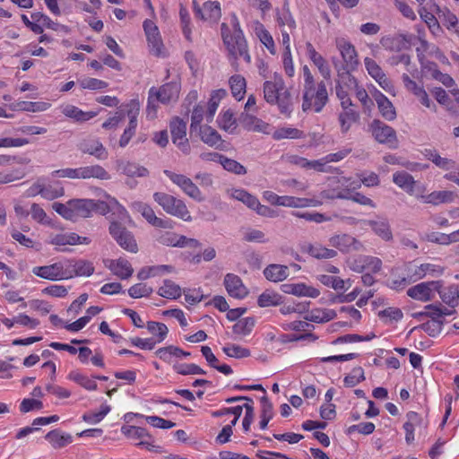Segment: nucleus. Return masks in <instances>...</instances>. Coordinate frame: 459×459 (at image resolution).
Wrapping results in <instances>:
<instances>
[{
  "instance_id": "6e6552de",
  "label": "nucleus",
  "mask_w": 459,
  "mask_h": 459,
  "mask_svg": "<svg viewBox=\"0 0 459 459\" xmlns=\"http://www.w3.org/2000/svg\"><path fill=\"white\" fill-rule=\"evenodd\" d=\"M404 271L409 273L410 278H412L413 282H415L426 276H440L445 269L436 264L423 263L419 264L416 262H410L404 265Z\"/></svg>"
},
{
  "instance_id": "412c9836",
  "label": "nucleus",
  "mask_w": 459,
  "mask_h": 459,
  "mask_svg": "<svg viewBox=\"0 0 459 459\" xmlns=\"http://www.w3.org/2000/svg\"><path fill=\"white\" fill-rule=\"evenodd\" d=\"M329 243L333 247L342 252L359 251L363 249V244L349 234H338L329 238Z\"/></svg>"
},
{
  "instance_id": "c9c22d12",
  "label": "nucleus",
  "mask_w": 459,
  "mask_h": 459,
  "mask_svg": "<svg viewBox=\"0 0 459 459\" xmlns=\"http://www.w3.org/2000/svg\"><path fill=\"white\" fill-rule=\"evenodd\" d=\"M61 112L66 117L72 118L76 122H85L97 116V112L95 111L85 112L71 104L63 105L61 107Z\"/></svg>"
},
{
  "instance_id": "aec40b11",
  "label": "nucleus",
  "mask_w": 459,
  "mask_h": 459,
  "mask_svg": "<svg viewBox=\"0 0 459 459\" xmlns=\"http://www.w3.org/2000/svg\"><path fill=\"white\" fill-rule=\"evenodd\" d=\"M78 149L85 154L92 155L98 160L108 159V152L98 138L88 137L82 140L78 144Z\"/></svg>"
},
{
  "instance_id": "4468645a",
  "label": "nucleus",
  "mask_w": 459,
  "mask_h": 459,
  "mask_svg": "<svg viewBox=\"0 0 459 459\" xmlns=\"http://www.w3.org/2000/svg\"><path fill=\"white\" fill-rule=\"evenodd\" d=\"M442 286L441 281H431L418 283L407 290V295L421 302L430 301L434 298V291Z\"/></svg>"
},
{
  "instance_id": "4be33fe9",
  "label": "nucleus",
  "mask_w": 459,
  "mask_h": 459,
  "mask_svg": "<svg viewBox=\"0 0 459 459\" xmlns=\"http://www.w3.org/2000/svg\"><path fill=\"white\" fill-rule=\"evenodd\" d=\"M143 29L147 37L150 51L154 56H161L163 53V44L160 39L158 27L150 20L143 22Z\"/></svg>"
},
{
  "instance_id": "680f3d73",
  "label": "nucleus",
  "mask_w": 459,
  "mask_h": 459,
  "mask_svg": "<svg viewBox=\"0 0 459 459\" xmlns=\"http://www.w3.org/2000/svg\"><path fill=\"white\" fill-rule=\"evenodd\" d=\"M111 408L108 404H101L98 411H89L82 415V420L90 424H97L100 422L106 415L110 411Z\"/></svg>"
},
{
  "instance_id": "5701e85b",
  "label": "nucleus",
  "mask_w": 459,
  "mask_h": 459,
  "mask_svg": "<svg viewBox=\"0 0 459 459\" xmlns=\"http://www.w3.org/2000/svg\"><path fill=\"white\" fill-rule=\"evenodd\" d=\"M159 243L168 247H199L200 243L195 238H188L183 235L177 234L175 232H165L160 236L158 239Z\"/></svg>"
},
{
  "instance_id": "de8ad7c7",
  "label": "nucleus",
  "mask_w": 459,
  "mask_h": 459,
  "mask_svg": "<svg viewBox=\"0 0 459 459\" xmlns=\"http://www.w3.org/2000/svg\"><path fill=\"white\" fill-rule=\"evenodd\" d=\"M201 140L209 146H217L221 142L220 134L210 126H203L197 128Z\"/></svg>"
},
{
  "instance_id": "f8f14e48",
  "label": "nucleus",
  "mask_w": 459,
  "mask_h": 459,
  "mask_svg": "<svg viewBox=\"0 0 459 459\" xmlns=\"http://www.w3.org/2000/svg\"><path fill=\"white\" fill-rule=\"evenodd\" d=\"M426 187L424 186L419 188V192L415 195L416 198L427 204L439 205L442 204L454 203L457 195L450 190L433 191L426 194Z\"/></svg>"
},
{
  "instance_id": "c85d7f7f",
  "label": "nucleus",
  "mask_w": 459,
  "mask_h": 459,
  "mask_svg": "<svg viewBox=\"0 0 459 459\" xmlns=\"http://www.w3.org/2000/svg\"><path fill=\"white\" fill-rule=\"evenodd\" d=\"M282 291L297 297L317 298L320 295L319 290L305 283H289L281 286Z\"/></svg>"
},
{
  "instance_id": "4c0bfd02",
  "label": "nucleus",
  "mask_w": 459,
  "mask_h": 459,
  "mask_svg": "<svg viewBox=\"0 0 459 459\" xmlns=\"http://www.w3.org/2000/svg\"><path fill=\"white\" fill-rule=\"evenodd\" d=\"M438 292L440 299L444 303L448 305L450 307L455 308L458 305L459 301V286L456 284L449 285L443 288V285L439 289H436Z\"/></svg>"
},
{
  "instance_id": "c756f323",
  "label": "nucleus",
  "mask_w": 459,
  "mask_h": 459,
  "mask_svg": "<svg viewBox=\"0 0 459 459\" xmlns=\"http://www.w3.org/2000/svg\"><path fill=\"white\" fill-rule=\"evenodd\" d=\"M425 156L441 169L448 172L459 171V164L455 160L441 157L435 150H426Z\"/></svg>"
},
{
  "instance_id": "ea45409f",
  "label": "nucleus",
  "mask_w": 459,
  "mask_h": 459,
  "mask_svg": "<svg viewBox=\"0 0 459 459\" xmlns=\"http://www.w3.org/2000/svg\"><path fill=\"white\" fill-rule=\"evenodd\" d=\"M45 438L50 443L53 448L60 449L73 442L72 435L64 433L59 429L49 431Z\"/></svg>"
},
{
  "instance_id": "3c124183",
  "label": "nucleus",
  "mask_w": 459,
  "mask_h": 459,
  "mask_svg": "<svg viewBox=\"0 0 459 459\" xmlns=\"http://www.w3.org/2000/svg\"><path fill=\"white\" fill-rule=\"evenodd\" d=\"M67 378L89 391H94L98 386L94 379L88 377L86 375H83L77 370L71 371L68 374Z\"/></svg>"
},
{
  "instance_id": "ddd939ff",
  "label": "nucleus",
  "mask_w": 459,
  "mask_h": 459,
  "mask_svg": "<svg viewBox=\"0 0 459 459\" xmlns=\"http://www.w3.org/2000/svg\"><path fill=\"white\" fill-rule=\"evenodd\" d=\"M139 110L140 105L138 101L131 100L128 104H126V115L129 118V123L119 139V146L121 148L126 147L135 134Z\"/></svg>"
},
{
  "instance_id": "69168bd1",
  "label": "nucleus",
  "mask_w": 459,
  "mask_h": 459,
  "mask_svg": "<svg viewBox=\"0 0 459 459\" xmlns=\"http://www.w3.org/2000/svg\"><path fill=\"white\" fill-rule=\"evenodd\" d=\"M51 104L48 102L39 101H20L16 104V108L20 110L29 112H43L50 108Z\"/></svg>"
},
{
  "instance_id": "393cba45",
  "label": "nucleus",
  "mask_w": 459,
  "mask_h": 459,
  "mask_svg": "<svg viewBox=\"0 0 459 459\" xmlns=\"http://www.w3.org/2000/svg\"><path fill=\"white\" fill-rule=\"evenodd\" d=\"M67 279L74 276H91L94 273L91 262L86 260H66Z\"/></svg>"
},
{
  "instance_id": "423d86ee",
  "label": "nucleus",
  "mask_w": 459,
  "mask_h": 459,
  "mask_svg": "<svg viewBox=\"0 0 459 459\" xmlns=\"http://www.w3.org/2000/svg\"><path fill=\"white\" fill-rule=\"evenodd\" d=\"M328 100V93L324 82L316 86L303 90V111L314 110L320 112Z\"/></svg>"
},
{
  "instance_id": "bb28decb",
  "label": "nucleus",
  "mask_w": 459,
  "mask_h": 459,
  "mask_svg": "<svg viewBox=\"0 0 459 459\" xmlns=\"http://www.w3.org/2000/svg\"><path fill=\"white\" fill-rule=\"evenodd\" d=\"M71 204L74 214L73 221H76L78 218L90 217L97 208V203L92 199H72Z\"/></svg>"
},
{
  "instance_id": "b1692460",
  "label": "nucleus",
  "mask_w": 459,
  "mask_h": 459,
  "mask_svg": "<svg viewBox=\"0 0 459 459\" xmlns=\"http://www.w3.org/2000/svg\"><path fill=\"white\" fill-rule=\"evenodd\" d=\"M104 264L114 275L122 280L130 278L134 273V269L130 262L123 257L118 259H106L104 260Z\"/></svg>"
},
{
  "instance_id": "5fc2aeb1",
  "label": "nucleus",
  "mask_w": 459,
  "mask_h": 459,
  "mask_svg": "<svg viewBox=\"0 0 459 459\" xmlns=\"http://www.w3.org/2000/svg\"><path fill=\"white\" fill-rule=\"evenodd\" d=\"M255 324L254 317H244L238 320L232 327V331L236 335L247 336L248 335Z\"/></svg>"
},
{
  "instance_id": "bf43d9fd",
  "label": "nucleus",
  "mask_w": 459,
  "mask_h": 459,
  "mask_svg": "<svg viewBox=\"0 0 459 459\" xmlns=\"http://www.w3.org/2000/svg\"><path fill=\"white\" fill-rule=\"evenodd\" d=\"M384 160L389 164L400 165V166L406 168L407 169L411 170V171L423 169L427 168V166H422L420 163L403 160L402 158L397 157L396 155H394V154L385 155L384 157Z\"/></svg>"
},
{
  "instance_id": "774afa93",
  "label": "nucleus",
  "mask_w": 459,
  "mask_h": 459,
  "mask_svg": "<svg viewBox=\"0 0 459 459\" xmlns=\"http://www.w3.org/2000/svg\"><path fill=\"white\" fill-rule=\"evenodd\" d=\"M317 280L322 284L327 287H331L335 290H341L345 289V281L337 276L321 274L317 276Z\"/></svg>"
},
{
  "instance_id": "f704fd0d",
  "label": "nucleus",
  "mask_w": 459,
  "mask_h": 459,
  "mask_svg": "<svg viewBox=\"0 0 459 459\" xmlns=\"http://www.w3.org/2000/svg\"><path fill=\"white\" fill-rule=\"evenodd\" d=\"M302 251L309 254L316 259H330L337 255V252L333 249L327 248L319 243H307L302 247Z\"/></svg>"
},
{
  "instance_id": "39448f33",
  "label": "nucleus",
  "mask_w": 459,
  "mask_h": 459,
  "mask_svg": "<svg viewBox=\"0 0 459 459\" xmlns=\"http://www.w3.org/2000/svg\"><path fill=\"white\" fill-rule=\"evenodd\" d=\"M339 182L343 186L345 185L347 186V188L343 189L342 191H339L336 195H330L328 191H323L320 194L321 197L326 198V199H333V198L347 199V200H351V201H353L357 204H359L361 205L370 206L372 208L376 207V204L369 197L364 195L363 194H361V193L351 194V189L349 187H351L352 189H357V188L360 187L359 183L351 182V179L348 178H342L339 180Z\"/></svg>"
},
{
  "instance_id": "dca6fc26",
  "label": "nucleus",
  "mask_w": 459,
  "mask_h": 459,
  "mask_svg": "<svg viewBox=\"0 0 459 459\" xmlns=\"http://www.w3.org/2000/svg\"><path fill=\"white\" fill-rule=\"evenodd\" d=\"M372 134L375 139L383 144L392 148L397 146V136L394 129L379 120H374L371 124Z\"/></svg>"
},
{
  "instance_id": "1a4fd4ad",
  "label": "nucleus",
  "mask_w": 459,
  "mask_h": 459,
  "mask_svg": "<svg viewBox=\"0 0 459 459\" xmlns=\"http://www.w3.org/2000/svg\"><path fill=\"white\" fill-rule=\"evenodd\" d=\"M335 47L338 49L342 63L339 67H346L347 69H357L359 62L358 52L351 41L345 38H336Z\"/></svg>"
},
{
  "instance_id": "6ab92c4d",
  "label": "nucleus",
  "mask_w": 459,
  "mask_h": 459,
  "mask_svg": "<svg viewBox=\"0 0 459 459\" xmlns=\"http://www.w3.org/2000/svg\"><path fill=\"white\" fill-rule=\"evenodd\" d=\"M194 11L197 17L209 22H217L221 16V10L219 2H206L200 7L196 1H193Z\"/></svg>"
},
{
  "instance_id": "58836bf2",
  "label": "nucleus",
  "mask_w": 459,
  "mask_h": 459,
  "mask_svg": "<svg viewBox=\"0 0 459 459\" xmlns=\"http://www.w3.org/2000/svg\"><path fill=\"white\" fill-rule=\"evenodd\" d=\"M117 169L123 174L131 178H145L149 175V170L145 167H143L134 162L118 160Z\"/></svg>"
},
{
  "instance_id": "a18cd8bd",
  "label": "nucleus",
  "mask_w": 459,
  "mask_h": 459,
  "mask_svg": "<svg viewBox=\"0 0 459 459\" xmlns=\"http://www.w3.org/2000/svg\"><path fill=\"white\" fill-rule=\"evenodd\" d=\"M226 96L227 91L224 89H219L212 92L206 111V121L208 123L212 121V118L217 111L221 100L224 99Z\"/></svg>"
},
{
  "instance_id": "09e8293b",
  "label": "nucleus",
  "mask_w": 459,
  "mask_h": 459,
  "mask_svg": "<svg viewBox=\"0 0 459 459\" xmlns=\"http://www.w3.org/2000/svg\"><path fill=\"white\" fill-rule=\"evenodd\" d=\"M359 119V114L357 110H345L341 111L338 115V121L341 127V132L346 134L354 123Z\"/></svg>"
},
{
  "instance_id": "7c9ffc66",
  "label": "nucleus",
  "mask_w": 459,
  "mask_h": 459,
  "mask_svg": "<svg viewBox=\"0 0 459 459\" xmlns=\"http://www.w3.org/2000/svg\"><path fill=\"white\" fill-rule=\"evenodd\" d=\"M374 99L377 104L378 110L382 117L392 121L396 117V111L393 103L380 91H376Z\"/></svg>"
},
{
  "instance_id": "f257e3e1",
  "label": "nucleus",
  "mask_w": 459,
  "mask_h": 459,
  "mask_svg": "<svg viewBox=\"0 0 459 459\" xmlns=\"http://www.w3.org/2000/svg\"><path fill=\"white\" fill-rule=\"evenodd\" d=\"M233 32H230V29L226 23L221 24V35L224 44L227 47L231 65L236 71L238 70L237 60L243 57L247 63H250V56L247 52V41L244 38L243 32L240 30L239 22L236 15L232 16Z\"/></svg>"
},
{
  "instance_id": "e433bc0d",
  "label": "nucleus",
  "mask_w": 459,
  "mask_h": 459,
  "mask_svg": "<svg viewBox=\"0 0 459 459\" xmlns=\"http://www.w3.org/2000/svg\"><path fill=\"white\" fill-rule=\"evenodd\" d=\"M52 245L65 246V245H79L89 244L91 242L89 238L81 237L75 233L69 234H57L51 238L49 241Z\"/></svg>"
},
{
  "instance_id": "49530a36",
  "label": "nucleus",
  "mask_w": 459,
  "mask_h": 459,
  "mask_svg": "<svg viewBox=\"0 0 459 459\" xmlns=\"http://www.w3.org/2000/svg\"><path fill=\"white\" fill-rule=\"evenodd\" d=\"M336 312L329 308H316L311 310L306 316L307 321L315 323L328 322L336 317Z\"/></svg>"
},
{
  "instance_id": "2f4dec72",
  "label": "nucleus",
  "mask_w": 459,
  "mask_h": 459,
  "mask_svg": "<svg viewBox=\"0 0 459 459\" xmlns=\"http://www.w3.org/2000/svg\"><path fill=\"white\" fill-rule=\"evenodd\" d=\"M322 202L314 198H301L290 195H281L279 206L290 208H306L310 206H318Z\"/></svg>"
},
{
  "instance_id": "603ef678",
  "label": "nucleus",
  "mask_w": 459,
  "mask_h": 459,
  "mask_svg": "<svg viewBox=\"0 0 459 459\" xmlns=\"http://www.w3.org/2000/svg\"><path fill=\"white\" fill-rule=\"evenodd\" d=\"M149 333L152 334V338L156 343H160L164 341L169 333V329L163 323L149 321L146 325Z\"/></svg>"
},
{
  "instance_id": "f3484780",
  "label": "nucleus",
  "mask_w": 459,
  "mask_h": 459,
  "mask_svg": "<svg viewBox=\"0 0 459 459\" xmlns=\"http://www.w3.org/2000/svg\"><path fill=\"white\" fill-rule=\"evenodd\" d=\"M364 64L368 74L379 84L383 90L389 93L394 91L392 81L388 79L386 74L383 72L382 68L377 64L375 60L369 57H366L364 59Z\"/></svg>"
},
{
  "instance_id": "2eb2a0df",
  "label": "nucleus",
  "mask_w": 459,
  "mask_h": 459,
  "mask_svg": "<svg viewBox=\"0 0 459 459\" xmlns=\"http://www.w3.org/2000/svg\"><path fill=\"white\" fill-rule=\"evenodd\" d=\"M32 273L40 278L49 281L67 279L66 260L49 265L34 267Z\"/></svg>"
},
{
  "instance_id": "9b49d317",
  "label": "nucleus",
  "mask_w": 459,
  "mask_h": 459,
  "mask_svg": "<svg viewBox=\"0 0 459 459\" xmlns=\"http://www.w3.org/2000/svg\"><path fill=\"white\" fill-rule=\"evenodd\" d=\"M172 143L184 153L189 154L191 147L186 138V123L179 118L175 117L169 125Z\"/></svg>"
},
{
  "instance_id": "79ce46f5",
  "label": "nucleus",
  "mask_w": 459,
  "mask_h": 459,
  "mask_svg": "<svg viewBox=\"0 0 459 459\" xmlns=\"http://www.w3.org/2000/svg\"><path fill=\"white\" fill-rule=\"evenodd\" d=\"M265 278L271 281L278 282L289 276V268L282 264H270L264 270Z\"/></svg>"
},
{
  "instance_id": "72a5a7b5",
  "label": "nucleus",
  "mask_w": 459,
  "mask_h": 459,
  "mask_svg": "<svg viewBox=\"0 0 459 459\" xmlns=\"http://www.w3.org/2000/svg\"><path fill=\"white\" fill-rule=\"evenodd\" d=\"M365 223L383 240L390 241L393 239V232L386 219L369 220L366 221Z\"/></svg>"
},
{
  "instance_id": "0eeeda50",
  "label": "nucleus",
  "mask_w": 459,
  "mask_h": 459,
  "mask_svg": "<svg viewBox=\"0 0 459 459\" xmlns=\"http://www.w3.org/2000/svg\"><path fill=\"white\" fill-rule=\"evenodd\" d=\"M163 173L187 196L197 202L204 201L205 198L202 191L190 178L184 174L176 173L169 169H165Z\"/></svg>"
},
{
  "instance_id": "37998d69",
  "label": "nucleus",
  "mask_w": 459,
  "mask_h": 459,
  "mask_svg": "<svg viewBox=\"0 0 459 459\" xmlns=\"http://www.w3.org/2000/svg\"><path fill=\"white\" fill-rule=\"evenodd\" d=\"M406 421L403 424L405 430V440L407 443H411L414 440L415 428L421 424V417L414 411H410L406 415Z\"/></svg>"
},
{
  "instance_id": "a878e982",
  "label": "nucleus",
  "mask_w": 459,
  "mask_h": 459,
  "mask_svg": "<svg viewBox=\"0 0 459 459\" xmlns=\"http://www.w3.org/2000/svg\"><path fill=\"white\" fill-rule=\"evenodd\" d=\"M121 431L129 438L139 439L140 442L137 446H145L148 450L152 449L153 446L150 442L152 437L145 429L136 426H123Z\"/></svg>"
},
{
  "instance_id": "e2e57ef3",
  "label": "nucleus",
  "mask_w": 459,
  "mask_h": 459,
  "mask_svg": "<svg viewBox=\"0 0 459 459\" xmlns=\"http://www.w3.org/2000/svg\"><path fill=\"white\" fill-rule=\"evenodd\" d=\"M303 133L293 127H280L273 133V138L274 140L282 139H299L302 137Z\"/></svg>"
},
{
  "instance_id": "052dcab7",
  "label": "nucleus",
  "mask_w": 459,
  "mask_h": 459,
  "mask_svg": "<svg viewBox=\"0 0 459 459\" xmlns=\"http://www.w3.org/2000/svg\"><path fill=\"white\" fill-rule=\"evenodd\" d=\"M257 304L261 307L278 306L281 304V296L276 292L266 290L258 297Z\"/></svg>"
},
{
  "instance_id": "8fccbe9b",
  "label": "nucleus",
  "mask_w": 459,
  "mask_h": 459,
  "mask_svg": "<svg viewBox=\"0 0 459 459\" xmlns=\"http://www.w3.org/2000/svg\"><path fill=\"white\" fill-rule=\"evenodd\" d=\"M229 84L233 97L238 100H242L246 93V79L240 74H235L230 78Z\"/></svg>"
},
{
  "instance_id": "c03bdc74",
  "label": "nucleus",
  "mask_w": 459,
  "mask_h": 459,
  "mask_svg": "<svg viewBox=\"0 0 459 459\" xmlns=\"http://www.w3.org/2000/svg\"><path fill=\"white\" fill-rule=\"evenodd\" d=\"M393 182L400 188L412 195L416 181L413 177L405 171H397L393 175Z\"/></svg>"
},
{
  "instance_id": "9d476101",
  "label": "nucleus",
  "mask_w": 459,
  "mask_h": 459,
  "mask_svg": "<svg viewBox=\"0 0 459 459\" xmlns=\"http://www.w3.org/2000/svg\"><path fill=\"white\" fill-rule=\"evenodd\" d=\"M109 233L125 250L131 253H136L138 251V246L134 235L120 223L116 221L111 222Z\"/></svg>"
},
{
  "instance_id": "a211bd4d",
  "label": "nucleus",
  "mask_w": 459,
  "mask_h": 459,
  "mask_svg": "<svg viewBox=\"0 0 459 459\" xmlns=\"http://www.w3.org/2000/svg\"><path fill=\"white\" fill-rule=\"evenodd\" d=\"M132 207L153 227L161 229H171L172 223L170 220H164L157 217L153 209L147 204L143 202H134L132 204Z\"/></svg>"
},
{
  "instance_id": "473e14b6",
  "label": "nucleus",
  "mask_w": 459,
  "mask_h": 459,
  "mask_svg": "<svg viewBox=\"0 0 459 459\" xmlns=\"http://www.w3.org/2000/svg\"><path fill=\"white\" fill-rule=\"evenodd\" d=\"M79 174L80 179H110V175L108 174V172L102 166L98 164L79 167Z\"/></svg>"
},
{
  "instance_id": "6e6d98bb",
  "label": "nucleus",
  "mask_w": 459,
  "mask_h": 459,
  "mask_svg": "<svg viewBox=\"0 0 459 459\" xmlns=\"http://www.w3.org/2000/svg\"><path fill=\"white\" fill-rule=\"evenodd\" d=\"M218 125L221 129L230 134L234 133L237 128V122L233 112L228 109L221 114L218 117Z\"/></svg>"
},
{
  "instance_id": "864d4df0",
  "label": "nucleus",
  "mask_w": 459,
  "mask_h": 459,
  "mask_svg": "<svg viewBox=\"0 0 459 459\" xmlns=\"http://www.w3.org/2000/svg\"><path fill=\"white\" fill-rule=\"evenodd\" d=\"M158 294L163 298L175 299L181 296V288L170 280H165Z\"/></svg>"
},
{
  "instance_id": "20e7f679",
  "label": "nucleus",
  "mask_w": 459,
  "mask_h": 459,
  "mask_svg": "<svg viewBox=\"0 0 459 459\" xmlns=\"http://www.w3.org/2000/svg\"><path fill=\"white\" fill-rule=\"evenodd\" d=\"M153 199L168 214L178 217L185 221H192L190 212L183 200L164 192H155Z\"/></svg>"
},
{
  "instance_id": "338daca9",
  "label": "nucleus",
  "mask_w": 459,
  "mask_h": 459,
  "mask_svg": "<svg viewBox=\"0 0 459 459\" xmlns=\"http://www.w3.org/2000/svg\"><path fill=\"white\" fill-rule=\"evenodd\" d=\"M223 352L231 358L243 359L250 356L251 352L248 349L238 344L229 343L222 348Z\"/></svg>"
},
{
  "instance_id": "f03ea898",
  "label": "nucleus",
  "mask_w": 459,
  "mask_h": 459,
  "mask_svg": "<svg viewBox=\"0 0 459 459\" xmlns=\"http://www.w3.org/2000/svg\"><path fill=\"white\" fill-rule=\"evenodd\" d=\"M264 98L269 104H276L281 113L290 116L292 111V100L290 91L285 88L281 77L275 76L273 81L264 83Z\"/></svg>"
},
{
  "instance_id": "7ed1b4c3",
  "label": "nucleus",
  "mask_w": 459,
  "mask_h": 459,
  "mask_svg": "<svg viewBox=\"0 0 459 459\" xmlns=\"http://www.w3.org/2000/svg\"><path fill=\"white\" fill-rule=\"evenodd\" d=\"M181 84L178 79H174L170 82L163 84L161 87H152L149 90L147 114L149 117L155 116L158 103L169 104L176 101L180 93Z\"/></svg>"
},
{
  "instance_id": "4d7b16f0",
  "label": "nucleus",
  "mask_w": 459,
  "mask_h": 459,
  "mask_svg": "<svg viewBox=\"0 0 459 459\" xmlns=\"http://www.w3.org/2000/svg\"><path fill=\"white\" fill-rule=\"evenodd\" d=\"M392 275L393 277L388 285L393 290H403L410 283L413 282L412 278H410L409 273H406L405 271L403 275H400L397 271H393Z\"/></svg>"
},
{
  "instance_id": "0e129e2a",
  "label": "nucleus",
  "mask_w": 459,
  "mask_h": 459,
  "mask_svg": "<svg viewBox=\"0 0 459 459\" xmlns=\"http://www.w3.org/2000/svg\"><path fill=\"white\" fill-rule=\"evenodd\" d=\"M219 163L221 164L224 169L236 175H245L247 173V169L243 165L225 156L219 157Z\"/></svg>"
},
{
  "instance_id": "a19ab883",
  "label": "nucleus",
  "mask_w": 459,
  "mask_h": 459,
  "mask_svg": "<svg viewBox=\"0 0 459 459\" xmlns=\"http://www.w3.org/2000/svg\"><path fill=\"white\" fill-rule=\"evenodd\" d=\"M333 64L337 73V85H344L349 89H353L358 85L356 78L351 74L355 69H347L346 67H339V64L333 60Z\"/></svg>"
},
{
  "instance_id": "13d9d810",
  "label": "nucleus",
  "mask_w": 459,
  "mask_h": 459,
  "mask_svg": "<svg viewBox=\"0 0 459 459\" xmlns=\"http://www.w3.org/2000/svg\"><path fill=\"white\" fill-rule=\"evenodd\" d=\"M244 126L248 131L269 134V124L253 116H247L244 118Z\"/></svg>"
},
{
  "instance_id": "cd10ccee",
  "label": "nucleus",
  "mask_w": 459,
  "mask_h": 459,
  "mask_svg": "<svg viewBox=\"0 0 459 459\" xmlns=\"http://www.w3.org/2000/svg\"><path fill=\"white\" fill-rule=\"evenodd\" d=\"M224 285L230 296L236 299L245 298L248 291L242 280L235 274L228 273L224 278Z\"/></svg>"
}]
</instances>
